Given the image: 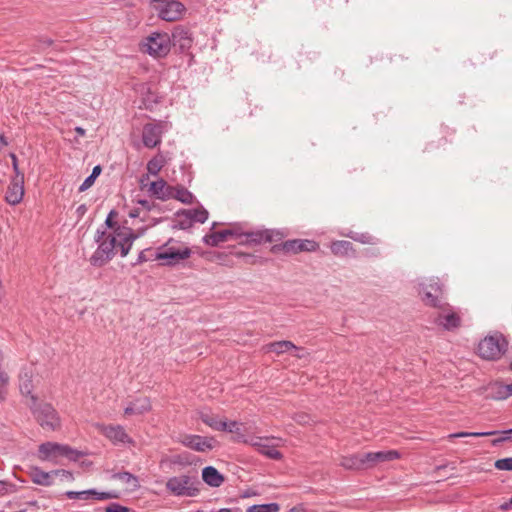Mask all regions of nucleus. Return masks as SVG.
I'll list each match as a JSON object with an SVG mask.
<instances>
[{
	"instance_id": "obj_4",
	"label": "nucleus",
	"mask_w": 512,
	"mask_h": 512,
	"mask_svg": "<svg viewBox=\"0 0 512 512\" xmlns=\"http://www.w3.org/2000/svg\"><path fill=\"white\" fill-rule=\"evenodd\" d=\"M144 232H134L130 227H117L116 230L107 233L105 231L104 238L113 245L114 251H120L121 257H126L134 243Z\"/></svg>"
},
{
	"instance_id": "obj_34",
	"label": "nucleus",
	"mask_w": 512,
	"mask_h": 512,
	"mask_svg": "<svg viewBox=\"0 0 512 512\" xmlns=\"http://www.w3.org/2000/svg\"><path fill=\"white\" fill-rule=\"evenodd\" d=\"M113 478L121 481L122 483L128 485L132 490H135L139 487L138 479L135 475L130 472H119L113 475Z\"/></svg>"
},
{
	"instance_id": "obj_39",
	"label": "nucleus",
	"mask_w": 512,
	"mask_h": 512,
	"mask_svg": "<svg viewBox=\"0 0 512 512\" xmlns=\"http://www.w3.org/2000/svg\"><path fill=\"white\" fill-rule=\"evenodd\" d=\"M117 216V212L115 210H111L109 214L106 217L104 226H101L100 229L109 228L111 231L116 230L117 227H125L124 225H119L116 221H114V218Z\"/></svg>"
},
{
	"instance_id": "obj_48",
	"label": "nucleus",
	"mask_w": 512,
	"mask_h": 512,
	"mask_svg": "<svg viewBox=\"0 0 512 512\" xmlns=\"http://www.w3.org/2000/svg\"><path fill=\"white\" fill-rule=\"evenodd\" d=\"M10 158L12 160V167L15 173L14 176H24V174L19 169L17 156L14 153H10Z\"/></svg>"
},
{
	"instance_id": "obj_14",
	"label": "nucleus",
	"mask_w": 512,
	"mask_h": 512,
	"mask_svg": "<svg viewBox=\"0 0 512 512\" xmlns=\"http://www.w3.org/2000/svg\"><path fill=\"white\" fill-rule=\"evenodd\" d=\"M246 240L242 243L245 244H261L264 242H275L278 240H281L283 237V234L274 229H264V230H256V231H249L245 233Z\"/></svg>"
},
{
	"instance_id": "obj_42",
	"label": "nucleus",
	"mask_w": 512,
	"mask_h": 512,
	"mask_svg": "<svg viewBox=\"0 0 512 512\" xmlns=\"http://www.w3.org/2000/svg\"><path fill=\"white\" fill-rule=\"evenodd\" d=\"M495 468L498 470L512 471V457L497 460L495 462Z\"/></svg>"
},
{
	"instance_id": "obj_57",
	"label": "nucleus",
	"mask_w": 512,
	"mask_h": 512,
	"mask_svg": "<svg viewBox=\"0 0 512 512\" xmlns=\"http://www.w3.org/2000/svg\"><path fill=\"white\" fill-rule=\"evenodd\" d=\"M8 142L3 134H0V149H2L4 146H7Z\"/></svg>"
},
{
	"instance_id": "obj_31",
	"label": "nucleus",
	"mask_w": 512,
	"mask_h": 512,
	"mask_svg": "<svg viewBox=\"0 0 512 512\" xmlns=\"http://www.w3.org/2000/svg\"><path fill=\"white\" fill-rule=\"evenodd\" d=\"M171 199H176L183 204H191L194 200V195L183 186H172Z\"/></svg>"
},
{
	"instance_id": "obj_28",
	"label": "nucleus",
	"mask_w": 512,
	"mask_h": 512,
	"mask_svg": "<svg viewBox=\"0 0 512 512\" xmlns=\"http://www.w3.org/2000/svg\"><path fill=\"white\" fill-rule=\"evenodd\" d=\"M19 389L21 394L26 397V404L29 406V404H35L38 400L37 397L32 393L33 391V384L32 380L28 375L26 374L24 377L20 378L19 383Z\"/></svg>"
},
{
	"instance_id": "obj_7",
	"label": "nucleus",
	"mask_w": 512,
	"mask_h": 512,
	"mask_svg": "<svg viewBox=\"0 0 512 512\" xmlns=\"http://www.w3.org/2000/svg\"><path fill=\"white\" fill-rule=\"evenodd\" d=\"M29 408L42 428L55 430L60 426L58 413L51 404L37 400L35 404H29Z\"/></svg>"
},
{
	"instance_id": "obj_17",
	"label": "nucleus",
	"mask_w": 512,
	"mask_h": 512,
	"mask_svg": "<svg viewBox=\"0 0 512 512\" xmlns=\"http://www.w3.org/2000/svg\"><path fill=\"white\" fill-rule=\"evenodd\" d=\"M164 130L162 122L148 123L143 127L142 141L145 147L154 148L161 143Z\"/></svg>"
},
{
	"instance_id": "obj_26",
	"label": "nucleus",
	"mask_w": 512,
	"mask_h": 512,
	"mask_svg": "<svg viewBox=\"0 0 512 512\" xmlns=\"http://www.w3.org/2000/svg\"><path fill=\"white\" fill-rule=\"evenodd\" d=\"M53 471L46 472L39 467H31L30 477L33 483L41 486H51L53 484Z\"/></svg>"
},
{
	"instance_id": "obj_21",
	"label": "nucleus",
	"mask_w": 512,
	"mask_h": 512,
	"mask_svg": "<svg viewBox=\"0 0 512 512\" xmlns=\"http://www.w3.org/2000/svg\"><path fill=\"white\" fill-rule=\"evenodd\" d=\"M151 401L148 397H139L131 402L125 409V415H142L151 410Z\"/></svg>"
},
{
	"instance_id": "obj_49",
	"label": "nucleus",
	"mask_w": 512,
	"mask_h": 512,
	"mask_svg": "<svg viewBox=\"0 0 512 512\" xmlns=\"http://www.w3.org/2000/svg\"><path fill=\"white\" fill-rule=\"evenodd\" d=\"M95 182V179L90 175L83 181V183L79 187V192H84L89 189Z\"/></svg>"
},
{
	"instance_id": "obj_61",
	"label": "nucleus",
	"mask_w": 512,
	"mask_h": 512,
	"mask_svg": "<svg viewBox=\"0 0 512 512\" xmlns=\"http://www.w3.org/2000/svg\"><path fill=\"white\" fill-rule=\"evenodd\" d=\"M217 512H232V509H230V508H221Z\"/></svg>"
},
{
	"instance_id": "obj_22",
	"label": "nucleus",
	"mask_w": 512,
	"mask_h": 512,
	"mask_svg": "<svg viewBox=\"0 0 512 512\" xmlns=\"http://www.w3.org/2000/svg\"><path fill=\"white\" fill-rule=\"evenodd\" d=\"M172 186H169L165 180L159 179L150 183L148 192L160 200L171 199Z\"/></svg>"
},
{
	"instance_id": "obj_58",
	"label": "nucleus",
	"mask_w": 512,
	"mask_h": 512,
	"mask_svg": "<svg viewBox=\"0 0 512 512\" xmlns=\"http://www.w3.org/2000/svg\"><path fill=\"white\" fill-rule=\"evenodd\" d=\"M6 486H7V483L4 482V481H0V493H5L6 492Z\"/></svg>"
},
{
	"instance_id": "obj_20",
	"label": "nucleus",
	"mask_w": 512,
	"mask_h": 512,
	"mask_svg": "<svg viewBox=\"0 0 512 512\" xmlns=\"http://www.w3.org/2000/svg\"><path fill=\"white\" fill-rule=\"evenodd\" d=\"M487 391L490 398L494 400H505L512 396V383L504 384L496 381L488 386Z\"/></svg>"
},
{
	"instance_id": "obj_6",
	"label": "nucleus",
	"mask_w": 512,
	"mask_h": 512,
	"mask_svg": "<svg viewBox=\"0 0 512 512\" xmlns=\"http://www.w3.org/2000/svg\"><path fill=\"white\" fill-rule=\"evenodd\" d=\"M199 481L196 476L180 475L167 480L166 489L178 497H195L199 494Z\"/></svg>"
},
{
	"instance_id": "obj_25",
	"label": "nucleus",
	"mask_w": 512,
	"mask_h": 512,
	"mask_svg": "<svg viewBox=\"0 0 512 512\" xmlns=\"http://www.w3.org/2000/svg\"><path fill=\"white\" fill-rule=\"evenodd\" d=\"M330 249L335 256L340 257L355 256L356 253L353 244L346 240H336L331 242Z\"/></svg>"
},
{
	"instance_id": "obj_60",
	"label": "nucleus",
	"mask_w": 512,
	"mask_h": 512,
	"mask_svg": "<svg viewBox=\"0 0 512 512\" xmlns=\"http://www.w3.org/2000/svg\"><path fill=\"white\" fill-rule=\"evenodd\" d=\"M77 211L79 213H84L86 211V206L85 205H80L77 209Z\"/></svg>"
},
{
	"instance_id": "obj_13",
	"label": "nucleus",
	"mask_w": 512,
	"mask_h": 512,
	"mask_svg": "<svg viewBox=\"0 0 512 512\" xmlns=\"http://www.w3.org/2000/svg\"><path fill=\"white\" fill-rule=\"evenodd\" d=\"M440 312L434 318V323L444 330L452 331L461 326V316L448 303L444 302L442 307H437Z\"/></svg>"
},
{
	"instance_id": "obj_38",
	"label": "nucleus",
	"mask_w": 512,
	"mask_h": 512,
	"mask_svg": "<svg viewBox=\"0 0 512 512\" xmlns=\"http://www.w3.org/2000/svg\"><path fill=\"white\" fill-rule=\"evenodd\" d=\"M163 167V160L161 158L154 157L147 163V171L151 175H158Z\"/></svg>"
},
{
	"instance_id": "obj_46",
	"label": "nucleus",
	"mask_w": 512,
	"mask_h": 512,
	"mask_svg": "<svg viewBox=\"0 0 512 512\" xmlns=\"http://www.w3.org/2000/svg\"><path fill=\"white\" fill-rule=\"evenodd\" d=\"M53 475L54 476H62L63 478H65L68 481L74 480V476H73L72 472H70L68 470H64V469L53 470Z\"/></svg>"
},
{
	"instance_id": "obj_35",
	"label": "nucleus",
	"mask_w": 512,
	"mask_h": 512,
	"mask_svg": "<svg viewBox=\"0 0 512 512\" xmlns=\"http://www.w3.org/2000/svg\"><path fill=\"white\" fill-rule=\"evenodd\" d=\"M279 505L277 503L257 504L247 508L246 512H278Z\"/></svg>"
},
{
	"instance_id": "obj_43",
	"label": "nucleus",
	"mask_w": 512,
	"mask_h": 512,
	"mask_svg": "<svg viewBox=\"0 0 512 512\" xmlns=\"http://www.w3.org/2000/svg\"><path fill=\"white\" fill-rule=\"evenodd\" d=\"M193 223L190 220L189 216H182L178 217V223L175 225V227L186 230L192 227Z\"/></svg>"
},
{
	"instance_id": "obj_29",
	"label": "nucleus",
	"mask_w": 512,
	"mask_h": 512,
	"mask_svg": "<svg viewBox=\"0 0 512 512\" xmlns=\"http://www.w3.org/2000/svg\"><path fill=\"white\" fill-rule=\"evenodd\" d=\"M229 234H230V232H228L227 229L217 231V232H212V233L206 234L203 237V242L208 246L216 247L220 243L227 241L229 239Z\"/></svg>"
},
{
	"instance_id": "obj_50",
	"label": "nucleus",
	"mask_w": 512,
	"mask_h": 512,
	"mask_svg": "<svg viewBox=\"0 0 512 512\" xmlns=\"http://www.w3.org/2000/svg\"><path fill=\"white\" fill-rule=\"evenodd\" d=\"M149 251V249L142 250L137 258V261L135 264H142L144 262H147L149 258L146 256V252Z\"/></svg>"
},
{
	"instance_id": "obj_41",
	"label": "nucleus",
	"mask_w": 512,
	"mask_h": 512,
	"mask_svg": "<svg viewBox=\"0 0 512 512\" xmlns=\"http://www.w3.org/2000/svg\"><path fill=\"white\" fill-rule=\"evenodd\" d=\"M93 491V494H91L92 499L96 500H108L117 498V494L113 492H98L96 489H91Z\"/></svg>"
},
{
	"instance_id": "obj_53",
	"label": "nucleus",
	"mask_w": 512,
	"mask_h": 512,
	"mask_svg": "<svg viewBox=\"0 0 512 512\" xmlns=\"http://www.w3.org/2000/svg\"><path fill=\"white\" fill-rule=\"evenodd\" d=\"M500 509L503 511L511 510L512 509V497L508 501L502 503L500 505Z\"/></svg>"
},
{
	"instance_id": "obj_62",
	"label": "nucleus",
	"mask_w": 512,
	"mask_h": 512,
	"mask_svg": "<svg viewBox=\"0 0 512 512\" xmlns=\"http://www.w3.org/2000/svg\"><path fill=\"white\" fill-rule=\"evenodd\" d=\"M502 433H503V434H510V433H512V429H509V430L503 431Z\"/></svg>"
},
{
	"instance_id": "obj_1",
	"label": "nucleus",
	"mask_w": 512,
	"mask_h": 512,
	"mask_svg": "<svg viewBox=\"0 0 512 512\" xmlns=\"http://www.w3.org/2000/svg\"><path fill=\"white\" fill-rule=\"evenodd\" d=\"M400 458L397 450L357 453L340 458L339 465L347 470H368L380 463Z\"/></svg>"
},
{
	"instance_id": "obj_55",
	"label": "nucleus",
	"mask_w": 512,
	"mask_h": 512,
	"mask_svg": "<svg viewBox=\"0 0 512 512\" xmlns=\"http://www.w3.org/2000/svg\"><path fill=\"white\" fill-rule=\"evenodd\" d=\"M100 173H101V167L99 165H97L93 168L90 176L96 180V178L100 175Z\"/></svg>"
},
{
	"instance_id": "obj_19",
	"label": "nucleus",
	"mask_w": 512,
	"mask_h": 512,
	"mask_svg": "<svg viewBox=\"0 0 512 512\" xmlns=\"http://www.w3.org/2000/svg\"><path fill=\"white\" fill-rule=\"evenodd\" d=\"M24 196V176H14L8 186L5 200L10 205L19 204Z\"/></svg>"
},
{
	"instance_id": "obj_54",
	"label": "nucleus",
	"mask_w": 512,
	"mask_h": 512,
	"mask_svg": "<svg viewBox=\"0 0 512 512\" xmlns=\"http://www.w3.org/2000/svg\"><path fill=\"white\" fill-rule=\"evenodd\" d=\"M288 512H307V510L303 504H299L290 508Z\"/></svg>"
},
{
	"instance_id": "obj_23",
	"label": "nucleus",
	"mask_w": 512,
	"mask_h": 512,
	"mask_svg": "<svg viewBox=\"0 0 512 512\" xmlns=\"http://www.w3.org/2000/svg\"><path fill=\"white\" fill-rule=\"evenodd\" d=\"M202 479L208 486L213 488L220 487L225 481V477L213 466L203 468Z\"/></svg>"
},
{
	"instance_id": "obj_5",
	"label": "nucleus",
	"mask_w": 512,
	"mask_h": 512,
	"mask_svg": "<svg viewBox=\"0 0 512 512\" xmlns=\"http://www.w3.org/2000/svg\"><path fill=\"white\" fill-rule=\"evenodd\" d=\"M141 50L154 58H164L171 50L170 34L152 32L142 43Z\"/></svg>"
},
{
	"instance_id": "obj_15",
	"label": "nucleus",
	"mask_w": 512,
	"mask_h": 512,
	"mask_svg": "<svg viewBox=\"0 0 512 512\" xmlns=\"http://www.w3.org/2000/svg\"><path fill=\"white\" fill-rule=\"evenodd\" d=\"M171 47L178 48L180 52H188L193 45L192 33L183 26H176L171 35Z\"/></svg>"
},
{
	"instance_id": "obj_12",
	"label": "nucleus",
	"mask_w": 512,
	"mask_h": 512,
	"mask_svg": "<svg viewBox=\"0 0 512 512\" xmlns=\"http://www.w3.org/2000/svg\"><path fill=\"white\" fill-rule=\"evenodd\" d=\"M319 249V244L309 239H292L271 247L272 253L297 254L299 252H314Z\"/></svg>"
},
{
	"instance_id": "obj_32",
	"label": "nucleus",
	"mask_w": 512,
	"mask_h": 512,
	"mask_svg": "<svg viewBox=\"0 0 512 512\" xmlns=\"http://www.w3.org/2000/svg\"><path fill=\"white\" fill-rule=\"evenodd\" d=\"M266 348L268 351H272L277 354H282V353L290 351V350H299L300 349L293 342L288 341V340H282V341H276V342L269 343L266 346Z\"/></svg>"
},
{
	"instance_id": "obj_45",
	"label": "nucleus",
	"mask_w": 512,
	"mask_h": 512,
	"mask_svg": "<svg viewBox=\"0 0 512 512\" xmlns=\"http://www.w3.org/2000/svg\"><path fill=\"white\" fill-rule=\"evenodd\" d=\"M105 512H129V509L118 503H112L106 507Z\"/></svg>"
},
{
	"instance_id": "obj_52",
	"label": "nucleus",
	"mask_w": 512,
	"mask_h": 512,
	"mask_svg": "<svg viewBox=\"0 0 512 512\" xmlns=\"http://www.w3.org/2000/svg\"><path fill=\"white\" fill-rule=\"evenodd\" d=\"M141 212L140 208H134L129 211L128 215L130 218H138L141 217Z\"/></svg>"
},
{
	"instance_id": "obj_64",
	"label": "nucleus",
	"mask_w": 512,
	"mask_h": 512,
	"mask_svg": "<svg viewBox=\"0 0 512 512\" xmlns=\"http://www.w3.org/2000/svg\"><path fill=\"white\" fill-rule=\"evenodd\" d=\"M510 369L512 370V361H511V364H510Z\"/></svg>"
},
{
	"instance_id": "obj_44",
	"label": "nucleus",
	"mask_w": 512,
	"mask_h": 512,
	"mask_svg": "<svg viewBox=\"0 0 512 512\" xmlns=\"http://www.w3.org/2000/svg\"><path fill=\"white\" fill-rule=\"evenodd\" d=\"M227 230H228V232H230L229 238H232V237L239 238L241 236H245V233H246L242 230L240 225H233L231 228H229Z\"/></svg>"
},
{
	"instance_id": "obj_8",
	"label": "nucleus",
	"mask_w": 512,
	"mask_h": 512,
	"mask_svg": "<svg viewBox=\"0 0 512 512\" xmlns=\"http://www.w3.org/2000/svg\"><path fill=\"white\" fill-rule=\"evenodd\" d=\"M104 236L105 229L98 228L94 236L97 248L90 257V263L92 266L102 267L111 261L116 255V251H114L111 241L108 242Z\"/></svg>"
},
{
	"instance_id": "obj_27",
	"label": "nucleus",
	"mask_w": 512,
	"mask_h": 512,
	"mask_svg": "<svg viewBox=\"0 0 512 512\" xmlns=\"http://www.w3.org/2000/svg\"><path fill=\"white\" fill-rule=\"evenodd\" d=\"M176 215L177 217L189 216L192 223H205L208 219L209 213L203 206H200L192 209H182L178 211Z\"/></svg>"
},
{
	"instance_id": "obj_18",
	"label": "nucleus",
	"mask_w": 512,
	"mask_h": 512,
	"mask_svg": "<svg viewBox=\"0 0 512 512\" xmlns=\"http://www.w3.org/2000/svg\"><path fill=\"white\" fill-rule=\"evenodd\" d=\"M97 428L105 437H107L114 444L132 443V439L129 437V435L126 433L125 429L121 425L98 424Z\"/></svg>"
},
{
	"instance_id": "obj_40",
	"label": "nucleus",
	"mask_w": 512,
	"mask_h": 512,
	"mask_svg": "<svg viewBox=\"0 0 512 512\" xmlns=\"http://www.w3.org/2000/svg\"><path fill=\"white\" fill-rule=\"evenodd\" d=\"M91 494L93 491L91 489L84 491H67L65 495L69 499H79V500H88L91 498Z\"/></svg>"
},
{
	"instance_id": "obj_3",
	"label": "nucleus",
	"mask_w": 512,
	"mask_h": 512,
	"mask_svg": "<svg viewBox=\"0 0 512 512\" xmlns=\"http://www.w3.org/2000/svg\"><path fill=\"white\" fill-rule=\"evenodd\" d=\"M191 254L192 251L188 246L170 238L157 249L152 260L162 261V265L165 266H175L188 259Z\"/></svg>"
},
{
	"instance_id": "obj_33",
	"label": "nucleus",
	"mask_w": 512,
	"mask_h": 512,
	"mask_svg": "<svg viewBox=\"0 0 512 512\" xmlns=\"http://www.w3.org/2000/svg\"><path fill=\"white\" fill-rule=\"evenodd\" d=\"M200 419L214 430L220 431L225 429V421L209 412H201Z\"/></svg>"
},
{
	"instance_id": "obj_56",
	"label": "nucleus",
	"mask_w": 512,
	"mask_h": 512,
	"mask_svg": "<svg viewBox=\"0 0 512 512\" xmlns=\"http://www.w3.org/2000/svg\"><path fill=\"white\" fill-rule=\"evenodd\" d=\"M508 439H509V437H508V436H503V437H500V438L494 439V440L492 441V445H493V446H497V445H499L500 443H502V442H504V441H507Z\"/></svg>"
},
{
	"instance_id": "obj_2",
	"label": "nucleus",
	"mask_w": 512,
	"mask_h": 512,
	"mask_svg": "<svg viewBox=\"0 0 512 512\" xmlns=\"http://www.w3.org/2000/svg\"><path fill=\"white\" fill-rule=\"evenodd\" d=\"M85 455L84 452L76 450L69 445L56 442H45L39 446L38 457L42 461L51 462L54 465L61 464V458H67L70 461H78Z\"/></svg>"
},
{
	"instance_id": "obj_11",
	"label": "nucleus",
	"mask_w": 512,
	"mask_h": 512,
	"mask_svg": "<svg viewBox=\"0 0 512 512\" xmlns=\"http://www.w3.org/2000/svg\"><path fill=\"white\" fill-rule=\"evenodd\" d=\"M152 4L158 17L168 22L179 20L186 11L184 4L178 0H152Z\"/></svg>"
},
{
	"instance_id": "obj_59",
	"label": "nucleus",
	"mask_w": 512,
	"mask_h": 512,
	"mask_svg": "<svg viewBox=\"0 0 512 512\" xmlns=\"http://www.w3.org/2000/svg\"><path fill=\"white\" fill-rule=\"evenodd\" d=\"M75 131L81 136L85 135V130L81 127H76Z\"/></svg>"
},
{
	"instance_id": "obj_10",
	"label": "nucleus",
	"mask_w": 512,
	"mask_h": 512,
	"mask_svg": "<svg viewBox=\"0 0 512 512\" xmlns=\"http://www.w3.org/2000/svg\"><path fill=\"white\" fill-rule=\"evenodd\" d=\"M419 286V294L425 305L434 308L442 307L444 303L443 286L438 278H430Z\"/></svg>"
},
{
	"instance_id": "obj_16",
	"label": "nucleus",
	"mask_w": 512,
	"mask_h": 512,
	"mask_svg": "<svg viewBox=\"0 0 512 512\" xmlns=\"http://www.w3.org/2000/svg\"><path fill=\"white\" fill-rule=\"evenodd\" d=\"M180 442L184 446H186L192 450H195L198 452H206V451L212 450L214 448L216 441L212 437H204V436H200V435L189 434V435H184L180 439Z\"/></svg>"
},
{
	"instance_id": "obj_24",
	"label": "nucleus",
	"mask_w": 512,
	"mask_h": 512,
	"mask_svg": "<svg viewBox=\"0 0 512 512\" xmlns=\"http://www.w3.org/2000/svg\"><path fill=\"white\" fill-rule=\"evenodd\" d=\"M252 446L255 447L260 454L266 456L269 459L281 460L283 457L282 453L276 449L275 445L266 443V441H264L262 438L252 442Z\"/></svg>"
},
{
	"instance_id": "obj_63",
	"label": "nucleus",
	"mask_w": 512,
	"mask_h": 512,
	"mask_svg": "<svg viewBox=\"0 0 512 512\" xmlns=\"http://www.w3.org/2000/svg\"><path fill=\"white\" fill-rule=\"evenodd\" d=\"M215 227H217V223L216 222L212 223L211 229H215Z\"/></svg>"
},
{
	"instance_id": "obj_36",
	"label": "nucleus",
	"mask_w": 512,
	"mask_h": 512,
	"mask_svg": "<svg viewBox=\"0 0 512 512\" xmlns=\"http://www.w3.org/2000/svg\"><path fill=\"white\" fill-rule=\"evenodd\" d=\"M498 431H487V432H458L449 435V438H460V437H485L498 434Z\"/></svg>"
},
{
	"instance_id": "obj_30",
	"label": "nucleus",
	"mask_w": 512,
	"mask_h": 512,
	"mask_svg": "<svg viewBox=\"0 0 512 512\" xmlns=\"http://www.w3.org/2000/svg\"><path fill=\"white\" fill-rule=\"evenodd\" d=\"M342 235L361 244L376 245L379 243V239L368 232L358 233L355 231H349Z\"/></svg>"
},
{
	"instance_id": "obj_51",
	"label": "nucleus",
	"mask_w": 512,
	"mask_h": 512,
	"mask_svg": "<svg viewBox=\"0 0 512 512\" xmlns=\"http://www.w3.org/2000/svg\"><path fill=\"white\" fill-rule=\"evenodd\" d=\"M138 204L142 206V209L145 211V214H147L151 210V203L148 200H139Z\"/></svg>"
},
{
	"instance_id": "obj_47",
	"label": "nucleus",
	"mask_w": 512,
	"mask_h": 512,
	"mask_svg": "<svg viewBox=\"0 0 512 512\" xmlns=\"http://www.w3.org/2000/svg\"><path fill=\"white\" fill-rule=\"evenodd\" d=\"M239 426H240V424L236 421H231V422L225 421V429L223 431H228L231 433H239L240 432Z\"/></svg>"
},
{
	"instance_id": "obj_9",
	"label": "nucleus",
	"mask_w": 512,
	"mask_h": 512,
	"mask_svg": "<svg viewBox=\"0 0 512 512\" xmlns=\"http://www.w3.org/2000/svg\"><path fill=\"white\" fill-rule=\"evenodd\" d=\"M507 349V341L501 334H494L485 337L478 345L479 355L483 359H499Z\"/></svg>"
},
{
	"instance_id": "obj_37",
	"label": "nucleus",
	"mask_w": 512,
	"mask_h": 512,
	"mask_svg": "<svg viewBox=\"0 0 512 512\" xmlns=\"http://www.w3.org/2000/svg\"><path fill=\"white\" fill-rule=\"evenodd\" d=\"M9 376L6 372H0V403L6 400L8 394Z\"/></svg>"
}]
</instances>
